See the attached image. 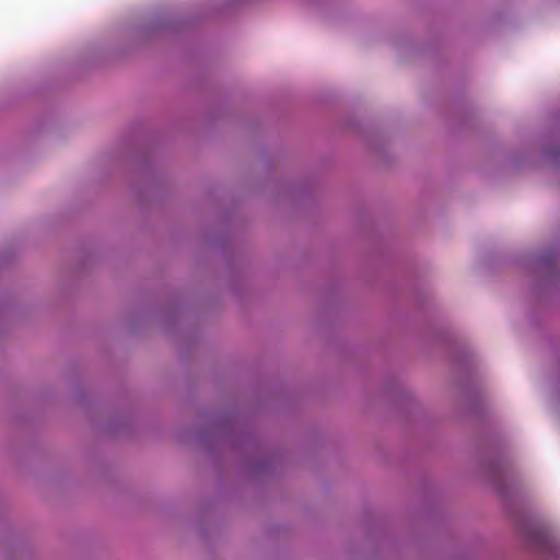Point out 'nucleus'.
<instances>
[{
    "instance_id": "f257e3e1",
    "label": "nucleus",
    "mask_w": 560,
    "mask_h": 560,
    "mask_svg": "<svg viewBox=\"0 0 560 560\" xmlns=\"http://www.w3.org/2000/svg\"><path fill=\"white\" fill-rule=\"evenodd\" d=\"M11 549L13 552L21 553L23 551V546L21 541L11 537L9 532H5L3 536H0V550L2 552H8Z\"/></svg>"
}]
</instances>
